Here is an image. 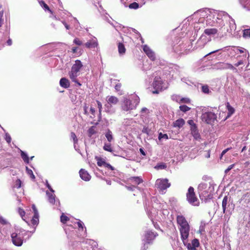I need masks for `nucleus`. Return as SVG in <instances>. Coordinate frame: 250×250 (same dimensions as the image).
Returning <instances> with one entry per match:
<instances>
[{
  "mask_svg": "<svg viewBox=\"0 0 250 250\" xmlns=\"http://www.w3.org/2000/svg\"><path fill=\"white\" fill-rule=\"evenodd\" d=\"M188 123L191 126H195L196 125L194 123V121L192 120H189L188 121Z\"/></svg>",
  "mask_w": 250,
  "mask_h": 250,
  "instance_id": "338daca9",
  "label": "nucleus"
},
{
  "mask_svg": "<svg viewBox=\"0 0 250 250\" xmlns=\"http://www.w3.org/2000/svg\"><path fill=\"white\" fill-rule=\"evenodd\" d=\"M80 177L85 181H88L91 178V176L88 173V172L84 169H81L80 171Z\"/></svg>",
  "mask_w": 250,
  "mask_h": 250,
  "instance_id": "b1692460",
  "label": "nucleus"
},
{
  "mask_svg": "<svg viewBox=\"0 0 250 250\" xmlns=\"http://www.w3.org/2000/svg\"><path fill=\"white\" fill-rule=\"evenodd\" d=\"M18 212L20 216L22 217V219L25 221V219L23 218L25 214L24 210L21 208H19Z\"/></svg>",
  "mask_w": 250,
  "mask_h": 250,
  "instance_id": "864d4df0",
  "label": "nucleus"
},
{
  "mask_svg": "<svg viewBox=\"0 0 250 250\" xmlns=\"http://www.w3.org/2000/svg\"><path fill=\"white\" fill-rule=\"evenodd\" d=\"M178 229L189 226L186 218L182 215H178L176 218Z\"/></svg>",
  "mask_w": 250,
  "mask_h": 250,
  "instance_id": "412c9836",
  "label": "nucleus"
},
{
  "mask_svg": "<svg viewBox=\"0 0 250 250\" xmlns=\"http://www.w3.org/2000/svg\"><path fill=\"white\" fill-rule=\"evenodd\" d=\"M217 115L214 112L208 111L202 114V119L207 124H212L216 120Z\"/></svg>",
  "mask_w": 250,
  "mask_h": 250,
  "instance_id": "4468645a",
  "label": "nucleus"
},
{
  "mask_svg": "<svg viewBox=\"0 0 250 250\" xmlns=\"http://www.w3.org/2000/svg\"><path fill=\"white\" fill-rule=\"evenodd\" d=\"M21 186V181L20 179H18L15 182L13 188H20Z\"/></svg>",
  "mask_w": 250,
  "mask_h": 250,
  "instance_id": "a19ab883",
  "label": "nucleus"
},
{
  "mask_svg": "<svg viewBox=\"0 0 250 250\" xmlns=\"http://www.w3.org/2000/svg\"><path fill=\"white\" fill-rule=\"evenodd\" d=\"M143 196L144 198H145V200L144 201L145 208L150 218H152L154 215H155L157 212V210L164 209L165 205L158 203V200L155 197H152L151 198V202H154L151 206L149 205V202L148 201V198L146 199L145 197V193H144Z\"/></svg>",
  "mask_w": 250,
  "mask_h": 250,
  "instance_id": "7ed1b4c3",
  "label": "nucleus"
},
{
  "mask_svg": "<svg viewBox=\"0 0 250 250\" xmlns=\"http://www.w3.org/2000/svg\"><path fill=\"white\" fill-rule=\"evenodd\" d=\"M180 233L181 238L183 242H186L188 240L189 236L190 227H184L179 229Z\"/></svg>",
  "mask_w": 250,
  "mask_h": 250,
  "instance_id": "6ab92c4d",
  "label": "nucleus"
},
{
  "mask_svg": "<svg viewBox=\"0 0 250 250\" xmlns=\"http://www.w3.org/2000/svg\"><path fill=\"white\" fill-rule=\"evenodd\" d=\"M218 32H219V29H217L216 28H208L204 30L203 35H206L207 36H210L212 35H214L218 33ZM219 33H218V34ZM220 34V37L222 36V34Z\"/></svg>",
  "mask_w": 250,
  "mask_h": 250,
  "instance_id": "5701e85b",
  "label": "nucleus"
},
{
  "mask_svg": "<svg viewBox=\"0 0 250 250\" xmlns=\"http://www.w3.org/2000/svg\"><path fill=\"white\" fill-rule=\"evenodd\" d=\"M142 131L143 133L146 134L147 136L151 135L152 134L151 129L146 126H144Z\"/></svg>",
  "mask_w": 250,
  "mask_h": 250,
  "instance_id": "4c0bfd02",
  "label": "nucleus"
},
{
  "mask_svg": "<svg viewBox=\"0 0 250 250\" xmlns=\"http://www.w3.org/2000/svg\"><path fill=\"white\" fill-rule=\"evenodd\" d=\"M149 113V110L146 107H143L141 110V116H145Z\"/></svg>",
  "mask_w": 250,
  "mask_h": 250,
  "instance_id": "09e8293b",
  "label": "nucleus"
},
{
  "mask_svg": "<svg viewBox=\"0 0 250 250\" xmlns=\"http://www.w3.org/2000/svg\"><path fill=\"white\" fill-rule=\"evenodd\" d=\"M26 171L28 175H29L31 179H35V176L33 174V172L32 170L30 169H29L27 167H26Z\"/></svg>",
  "mask_w": 250,
  "mask_h": 250,
  "instance_id": "a18cd8bd",
  "label": "nucleus"
},
{
  "mask_svg": "<svg viewBox=\"0 0 250 250\" xmlns=\"http://www.w3.org/2000/svg\"><path fill=\"white\" fill-rule=\"evenodd\" d=\"M98 43L94 40H89L85 43V46L88 48H92L97 47Z\"/></svg>",
  "mask_w": 250,
  "mask_h": 250,
  "instance_id": "c85d7f7f",
  "label": "nucleus"
},
{
  "mask_svg": "<svg viewBox=\"0 0 250 250\" xmlns=\"http://www.w3.org/2000/svg\"><path fill=\"white\" fill-rule=\"evenodd\" d=\"M234 52L237 54H243L242 60H239L237 63H235L234 66L238 67L243 64L249 58V54L248 51L243 47H235L234 49Z\"/></svg>",
  "mask_w": 250,
  "mask_h": 250,
  "instance_id": "9d476101",
  "label": "nucleus"
},
{
  "mask_svg": "<svg viewBox=\"0 0 250 250\" xmlns=\"http://www.w3.org/2000/svg\"><path fill=\"white\" fill-rule=\"evenodd\" d=\"M191 48L192 44L188 40H180L173 46L172 49L176 53L181 55L187 54Z\"/></svg>",
  "mask_w": 250,
  "mask_h": 250,
  "instance_id": "39448f33",
  "label": "nucleus"
},
{
  "mask_svg": "<svg viewBox=\"0 0 250 250\" xmlns=\"http://www.w3.org/2000/svg\"><path fill=\"white\" fill-rule=\"evenodd\" d=\"M32 208L34 211V215H39L37 209L36 208V206L35 205H33L32 206Z\"/></svg>",
  "mask_w": 250,
  "mask_h": 250,
  "instance_id": "e2e57ef3",
  "label": "nucleus"
},
{
  "mask_svg": "<svg viewBox=\"0 0 250 250\" xmlns=\"http://www.w3.org/2000/svg\"><path fill=\"white\" fill-rule=\"evenodd\" d=\"M73 42L78 45H81L82 44V42L78 38H76L74 40Z\"/></svg>",
  "mask_w": 250,
  "mask_h": 250,
  "instance_id": "13d9d810",
  "label": "nucleus"
},
{
  "mask_svg": "<svg viewBox=\"0 0 250 250\" xmlns=\"http://www.w3.org/2000/svg\"><path fill=\"white\" fill-rule=\"evenodd\" d=\"M222 206L224 213L229 215L231 214L235 207L234 204L227 196L224 197Z\"/></svg>",
  "mask_w": 250,
  "mask_h": 250,
  "instance_id": "1a4fd4ad",
  "label": "nucleus"
},
{
  "mask_svg": "<svg viewBox=\"0 0 250 250\" xmlns=\"http://www.w3.org/2000/svg\"><path fill=\"white\" fill-rule=\"evenodd\" d=\"M212 68L217 70L230 69L233 71H237V69L231 64L225 62H218L212 66Z\"/></svg>",
  "mask_w": 250,
  "mask_h": 250,
  "instance_id": "ddd939ff",
  "label": "nucleus"
},
{
  "mask_svg": "<svg viewBox=\"0 0 250 250\" xmlns=\"http://www.w3.org/2000/svg\"><path fill=\"white\" fill-rule=\"evenodd\" d=\"M240 3L244 8L250 10V0H241Z\"/></svg>",
  "mask_w": 250,
  "mask_h": 250,
  "instance_id": "2f4dec72",
  "label": "nucleus"
},
{
  "mask_svg": "<svg viewBox=\"0 0 250 250\" xmlns=\"http://www.w3.org/2000/svg\"><path fill=\"white\" fill-rule=\"evenodd\" d=\"M140 103V98L136 94H133L125 98L121 103L122 109L124 111H129L136 109Z\"/></svg>",
  "mask_w": 250,
  "mask_h": 250,
  "instance_id": "20e7f679",
  "label": "nucleus"
},
{
  "mask_svg": "<svg viewBox=\"0 0 250 250\" xmlns=\"http://www.w3.org/2000/svg\"><path fill=\"white\" fill-rule=\"evenodd\" d=\"M250 36V29H247L243 30V37L248 38Z\"/></svg>",
  "mask_w": 250,
  "mask_h": 250,
  "instance_id": "603ef678",
  "label": "nucleus"
},
{
  "mask_svg": "<svg viewBox=\"0 0 250 250\" xmlns=\"http://www.w3.org/2000/svg\"><path fill=\"white\" fill-rule=\"evenodd\" d=\"M39 215H34L32 220L31 223L33 225H37L39 223Z\"/></svg>",
  "mask_w": 250,
  "mask_h": 250,
  "instance_id": "ea45409f",
  "label": "nucleus"
},
{
  "mask_svg": "<svg viewBox=\"0 0 250 250\" xmlns=\"http://www.w3.org/2000/svg\"><path fill=\"white\" fill-rule=\"evenodd\" d=\"M234 166V164L230 165L226 170L225 173H227L229 170H230Z\"/></svg>",
  "mask_w": 250,
  "mask_h": 250,
  "instance_id": "0e129e2a",
  "label": "nucleus"
},
{
  "mask_svg": "<svg viewBox=\"0 0 250 250\" xmlns=\"http://www.w3.org/2000/svg\"><path fill=\"white\" fill-rule=\"evenodd\" d=\"M77 225L78 226V227L80 229H81L82 230H83V223L81 221H79L77 222Z\"/></svg>",
  "mask_w": 250,
  "mask_h": 250,
  "instance_id": "680f3d73",
  "label": "nucleus"
},
{
  "mask_svg": "<svg viewBox=\"0 0 250 250\" xmlns=\"http://www.w3.org/2000/svg\"><path fill=\"white\" fill-rule=\"evenodd\" d=\"M231 149V147H229V148H227V149H225V150H224L221 154V156H220V159H222L223 156L226 154L229 150H230Z\"/></svg>",
  "mask_w": 250,
  "mask_h": 250,
  "instance_id": "052dcab7",
  "label": "nucleus"
},
{
  "mask_svg": "<svg viewBox=\"0 0 250 250\" xmlns=\"http://www.w3.org/2000/svg\"><path fill=\"white\" fill-rule=\"evenodd\" d=\"M3 15V11H0V27L2 26L3 24V20L2 19Z\"/></svg>",
  "mask_w": 250,
  "mask_h": 250,
  "instance_id": "bf43d9fd",
  "label": "nucleus"
},
{
  "mask_svg": "<svg viewBox=\"0 0 250 250\" xmlns=\"http://www.w3.org/2000/svg\"><path fill=\"white\" fill-rule=\"evenodd\" d=\"M170 186V183H168L167 179H158L155 182V187L162 193Z\"/></svg>",
  "mask_w": 250,
  "mask_h": 250,
  "instance_id": "f8f14e48",
  "label": "nucleus"
},
{
  "mask_svg": "<svg viewBox=\"0 0 250 250\" xmlns=\"http://www.w3.org/2000/svg\"><path fill=\"white\" fill-rule=\"evenodd\" d=\"M147 243H146V242H145L144 241V245L141 248V250H146L147 249L148 247L147 246Z\"/></svg>",
  "mask_w": 250,
  "mask_h": 250,
  "instance_id": "774afa93",
  "label": "nucleus"
},
{
  "mask_svg": "<svg viewBox=\"0 0 250 250\" xmlns=\"http://www.w3.org/2000/svg\"><path fill=\"white\" fill-rule=\"evenodd\" d=\"M40 5L45 10L48 11L50 13L52 14L53 11L50 9L49 6L45 3V2L42 0L39 1Z\"/></svg>",
  "mask_w": 250,
  "mask_h": 250,
  "instance_id": "72a5a7b5",
  "label": "nucleus"
},
{
  "mask_svg": "<svg viewBox=\"0 0 250 250\" xmlns=\"http://www.w3.org/2000/svg\"><path fill=\"white\" fill-rule=\"evenodd\" d=\"M119 102L118 98L114 96H110V104H116Z\"/></svg>",
  "mask_w": 250,
  "mask_h": 250,
  "instance_id": "3c124183",
  "label": "nucleus"
},
{
  "mask_svg": "<svg viewBox=\"0 0 250 250\" xmlns=\"http://www.w3.org/2000/svg\"><path fill=\"white\" fill-rule=\"evenodd\" d=\"M110 83L111 84L114 85L115 91L118 93V95H122L123 94V91L121 89L122 85L120 83L116 81H111Z\"/></svg>",
  "mask_w": 250,
  "mask_h": 250,
  "instance_id": "393cba45",
  "label": "nucleus"
},
{
  "mask_svg": "<svg viewBox=\"0 0 250 250\" xmlns=\"http://www.w3.org/2000/svg\"><path fill=\"white\" fill-rule=\"evenodd\" d=\"M60 85L64 88H67L70 86V83L68 79L65 78H62L60 81Z\"/></svg>",
  "mask_w": 250,
  "mask_h": 250,
  "instance_id": "cd10ccee",
  "label": "nucleus"
},
{
  "mask_svg": "<svg viewBox=\"0 0 250 250\" xmlns=\"http://www.w3.org/2000/svg\"><path fill=\"white\" fill-rule=\"evenodd\" d=\"M166 165L165 164H160V165H157L155 167V168L157 169H165L166 168Z\"/></svg>",
  "mask_w": 250,
  "mask_h": 250,
  "instance_id": "4d7b16f0",
  "label": "nucleus"
},
{
  "mask_svg": "<svg viewBox=\"0 0 250 250\" xmlns=\"http://www.w3.org/2000/svg\"><path fill=\"white\" fill-rule=\"evenodd\" d=\"M23 235V231L18 233L14 232L11 234L12 241L14 245L16 246H21L23 243L22 236Z\"/></svg>",
  "mask_w": 250,
  "mask_h": 250,
  "instance_id": "2eb2a0df",
  "label": "nucleus"
},
{
  "mask_svg": "<svg viewBox=\"0 0 250 250\" xmlns=\"http://www.w3.org/2000/svg\"><path fill=\"white\" fill-rule=\"evenodd\" d=\"M185 124V121L183 119L180 118L173 122V126L175 127H182Z\"/></svg>",
  "mask_w": 250,
  "mask_h": 250,
  "instance_id": "c756f323",
  "label": "nucleus"
},
{
  "mask_svg": "<svg viewBox=\"0 0 250 250\" xmlns=\"http://www.w3.org/2000/svg\"><path fill=\"white\" fill-rule=\"evenodd\" d=\"M202 91L205 94H209L211 92L207 85H204L202 86Z\"/></svg>",
  "mask_w": 250,
  "mask_h": 250,
  "instance_id": "37998d69",
  "label": "nucleus"
},
{
  "mask_svg": "<svg viewBox=\"0 0 250 250\" xmlns=\"http://www.w3.org/2000/svg\"><path fill=\"white\" fill-rule=\"evenodd\" d=\"M142 6V5H139V3L134 2L131 4H130L128 6L129 8L130 9H137L139 7H141Z\"/></svg>",
  "mask_w": 250,
  "mask_h": 250,
  "instance_id": "58836bf2",
  "label": "nucleus"
},
{
  "mask_svg": "<svg viewBox=\"0 0 250 250\" xmlns=\"http://www.w3.org/2000/svg\"><path fill=\"white\" fill-rule=\"evenodd\" d=\"M215 184L213 182L202 183L198 187V193L200 199L205 201L212 198L214 191Z\"/></svg>",
  "mask_w": 250,
  "mask_h": 250,
  "instance_id": "f03ea898",
  "label": "nucleus"
},
{
  "mask_svg": "<svg viewBox=\"0 0 250 250\" xmlns=\"http://www.w3.org/2000/svg\"><path fill=\"white\" fill-rule=\"evenodd\" d=\"M46 194L48 196V200L49 203L53 205L55 203V195L49 192L48 191H46Z\"/></svg>",
  "mask_w": 250,
  "mask_h": 250,
  "instance_id": "473e14b6",
  "label": "nucleus"
},
{
  "mask_svg": "<svg viewBox=\"0 0 250 250\" xmlns=\"http://www.w3.org/2000/svg\"><path fill=\"white\" fill-rule=\"evenodd\" d=\"M158 139L159 140L162 139L167 140L168 139V135L167 134H163L162 132L159 133Z\"/></svg>",
  "mask_w": 250,
  "mask_h": 250,
  "instance_id": "49530a36",
  "label": "nucleus"
},
{
  "mask_svg": "<svg viewBox=\"0 0 250 250\" xmlns=\"http://www.w3.org/2000/svg\"><path fill=\"white\" fill-rule=\"evenodd\" d=\"M142 48L144 52L151 61L155 60V54L148 46L144 45L142 46Z\"/></svg>",
  "mask_w": 250,
  "mask_h": 250,
  "instance_id": "aec40b11",
  "label": "nucleus"
},
{
  "mask_svg": "<svg viewBox=\"0 0 250 250\" xmlns=\"http://www.w3.org/2000/svg\"><path fill=\"white\" fill-rule=\"evenodd\" d=\"M179 108H180V110L184 112H186L187 111H188V110H189L190 109V107H188V106H187L186 105H180Z\"/></svg>",
  "mask_w": 250,
  "mask_h": 250,
  "instance_id": "de8ad7c7",
  "label": "nucleus"
},
{
  "mask_svg": "<svg viewBox=\"0 0 250 250\" xmlns=\"http://www.w3.org/2000/svg\"><path fill=\"white\" fill-rule=\"evenodd\" d=\"M210 40V37L202 34L197 41L194 48L196 49L203 48Z\"/></svg>",
  "mask_w": 250,
  "mask_h": 250,
  "instance_id": "f3484780",
  "label": "nucleus"
},
{
  "mask_svg": "<svg viewBox=\"0 0 250 250\" xmlns=\"http://www.w3.org/2000/svg\"><path fill=\"white\" fill-rule=\"evenodd\" d=\"M127 181L136 186L143 182V180L140 176H132L128 178Z\"/></svg>",
  "mask_w": 250,
  "mask_h": 250,
  "instance_id": "4be33fe9",
  "label": "nucleus"
},
{
  "mask_svg": "<svg viewBox=\"0 0 250 250\" xmlns=\"http://www.w3.org/2000/svg\"><path fill=\"white\" fill-rule=\"evenodd\" d=\"M95 128L96 127L94 126H92L89 128L88 130V135L89 137H91L92 135L96 133Z\"/></svg>",
  "mask_w": 250,
  "mask_h": 250,
  "instance_id": "e433bc0d",
  "label": "nucleus"
},
{
  "mask_svg": "<svg viewBox=\"0 0 250 250\" xmlns=\"http://www.w3.org/2000/svg\"><path fill=\"white\" fill-rule=\"evenodd\" d=\"M126 188L127 190L130 191H134L135 188H139L137 186H136L135 185L126 186Z\"/></svg>",
  "mask_w": 250,
  "mask_h": 250,
  "instance_id": "6e6d98bb",
  "label": "nucleus"
},
{
  "mask_svg": "<svg viewBox=\"0 0 250 250\" xmlns=\"http://www.w3.org/2000/svg\"><path fill=\"white\" fill-rule=\"evenodd\" d=\"M60 220L62 223L65 224L68 221H69V218L68 217L62 213L60 217Z\"/></svg>",
  "mask_w": 250,
  "mask_h": 250,
  "instance_id": "79ce46f5",
  "label": "nucleus"
},
{
  "mask_svg": "<svg viewBox=\"0 0 250 250\" xmlns=\"http://www.w3.org/2000/svg\"><path fill=\"white\" fill-rule=\"evenodd\" d=\"M71 138H72L73 140V142L74 144H76L78 143V140L77 137L74 132H72L70 134Z\"/></svg>",
  "mask_w": 250,
  "mask_h": 250,
  "instance_id": "8fccbe9b",
  "label": "nucleus"
},
{
  "mask_svg": "<svg viewBox=\"0 0 250 250\" xmlns=\"http://www.w3.org/2000/svg\"><path fill=\"white\" fill-rule=\"evenodd\" d=\"M118 52L120 56L124 55L125 53V45L121 42H119L118 45Z\"/></svg>",
  "mask_w": 250,
  "mask_h": 250,
  "instance_id": "7c9ffc66",
  "label": "nucleus"
},
{
  "mask_svg": "<svg viewBox=\"0 0 250 250\" xmlns=\"http://www.w3.org/2000/svg\"><path fill=\"white\" fill-rule=\"evenodd\" d=\"M95 159L97 161L98 166L109 167V164L106 163L105 160L104 158L99 156H95Z\"/></svg>",
  "mask_w": 250,
  "mask_h": 250,
  "instance_id": "a878e982",
  "label": "nucleus"
},
{
  "mask_svg": "<svg viewBox=\"0 0 250 250\" xmlns=\"http://www.w3.org/2000/svg\"><path fill=\"white\" fill-rule=\"evenodd\" d=\"M157 235V233H154L150 230H147L145 233V238L143 241L147 244H150Z\"/></svg>",
  "mask_w": 250,
  "mask_h": 250,
  "instance_id": "a211bd4d",
  "label": "nucleus"
},
{
  "mask_svg": "<svg viewBox=\"0 0 250 250\" xmlns=\"http://www.w3.org/2000/svg\"><path fill=\"white\" fill-rule=\"evenodd\" d=\"M0 223L2 225H5L7 223V221L2 217H0Z\"/></svg>",
  "mask_w": 250,
  "mask_h": 250,
  "instance_id": "69168bd1",
  "label": "nucleus"
},
{
  "mask_svg": "<svg viewBox=\"0 0 250 250\" xmlns=\"http://www.w3.org/2000/svg\"><path fill=\"white\" fill-rule=\"evenodd\" d=\"M153 77H154V79L152 85L155 89L153 91V93H158L160 91L167 88L166 83L162 80L159 76V72H156L155 73H154Z\"/></svg>",
  "mask_w": 250,
  "mask_h": 250,
  "instance_id": "6e6552de",
  "label": "nucleus"
},
{
  "mask_svg": "<svg viewBox=\"0 0 250 250\" xmlns=\"http://www.w3.org/2000/svg\"><path fill=\"white\" fill-rule=\"evenodd\" d=\"M83 66V65L81 61L77 60L75 61V63L72 65L71 71L68 73L69 78L71 81L79 86H81L82 84L78 81L77 77L80 75V71Z\"/></svg>",
  "mask_w": 250,
  "mask_h": 250,
  "instance_id": "423d86ee",
  "label": "nucleus"
},
{
  "mask_svg": "<svg viewBox=\"0 0 250 250\" xmlns=\"http://www.w3.org/2000/svg\"><path fill=\"white\" fill-rule=\"evenodd\" d=\"M186 197L188 202L190 205L194 206H198L199 205V201L196 196L193 187H190L188 188L186 194Z\"/></svg>",
  "mask_w": 250,
  "mask_h": 250,
  "instance_id": "9b49d317",
  "label": "nucleus"
},
{
  "mask_svg": "<svg viewBox=\"0 0 250 250\" xmlns=\"http://www.w3.org/2000/svg\"><path fill=\"white\" fill-rule=\"evenodd\" d=\"M199 11L194 13L192 18L195 32H197L200 29H204L206 25L205 18L199 16Z\"/></svg>",
  "mask_w": 250,
  "mask_h": 250,
  "instance_id": "0eeeda50",
  "label": "nucleus"
},
{
  "mask_svg": "<svg viewBox=\"0 0 250 250\" xmlns=\"http://www.w3.org/2000/svg\"><path fill=\"white\" fill-rule=\"evenodd\" d=\"M199 16L205 18L206 26H214L219 29L222 36L235 35L236 26L234 20L226 12L209 10H199Z\"/></svg>",
  "mask_w": 250,
  "mask_h": 250,
  "instance_id": "f257e3e1",
  "label": "nucleus"
},
{
  "mask_svg": "<svg viewBox=\"0 0 250 250\" xmlns=\"http://www.w3.org/2000/svg\"><path fill=\"white\" fill-rule=\"evenodd\" d=\"M227 108H228V110L229 111V112L230 114H232L234 113V108L231 107L229 104L228 103H227Z\"/></svg>",
  "mask_w": 250,
  "mask_h": 250,
  "instance_id": "5fc2aeb1",
  "label": "nucleus"
},
{
  "mask_svg": "<svg viewBox=\"0 0 250 250\" xmlns=\"http://www.w3.org/2000/svg\"><path fill=\"white\" fill-rule=\"evenodd\" d=\"M191 134L194 138L196 140H199L201 138L200 134L199 133L198 130L196 131H194L192 133H191Z\"/></svg>",
  "mask_w": 250,
  "mask_h": 250,
  "instance_id": "c03bdc74",
  "label": "nucleus"
},
{
  "mask_svg": "<svg viewBox=\"0 0 250 250\" xmlns=\"http://www.w3.org/2000/svg\"><path fill=\"white\" fill-rule=\"evenodd\" d=\"M184 245L186 246L188 250H200L199 248L200 243L198 239H194L191 242H189L187 240L186 242H183Z\"/></svg>",
  "mask_w": 250,
  "mask_h": 250,
  "instance_id": "dca6fc26",
  "label": "nucleus"
},
{
  "mask_svg": "<svg viewBox=\"0 0 250 250\" xmlns=\"http://www.w3.org/2000/svg\"><path fill=\"white\" fill-rule=\"evenodd\" d=\"M174 97L178 98V99H179V103H182L188 104V103H189L190 102L189 99L187 98H181L179 96H174L173 98Z\"/></svg>",
  "mask_w": 250,
  "mask_h": 250,
  "instance_id": "f704fd0d",
  "label": "nucleus"
},
{
  "mask_svg": "<svg viewBox=\"0 0 250 250\" xmlns=\"http://www.w3.org/2000/svg\"><path fill=\"white\" fill-rule=\"evenodd\" d=\"M21 157L22 159H23V160L24 161V162L26 164L29 163V158L28 156L25 153H24L22 151H21Z\"/></svg>",
  "mask_w": 250,
  "mask_h": 250,
  "instance_id": "c9c22d12",
  "label": "nucleus"
},
{
  "mask_svg": "<svg viewBox=\"0 0 250 250\" xmlns=\"http://www.w3.org/2000/svg\"><path fill=\"white\" fill-rule=\"evenodd\" d=\"M123 125L127 127H130L133 126L136 124V122L132 119H125L123 122Z\"/></svg>",
  "mask_w": 250,
  "mask_h": 250,
  "instance_id": "bb28decb",
  "label": "nucleus"
}]
</instances>
